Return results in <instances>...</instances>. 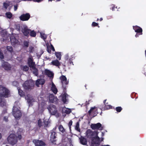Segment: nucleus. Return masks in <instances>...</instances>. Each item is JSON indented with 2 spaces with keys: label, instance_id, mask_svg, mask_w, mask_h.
<instances>
[{
  "label": "nucleus",
  "instance_id": "f3484780",
  "mask_svg": "<svg viewBox=\"0 0 146 146\" xmlns=\"http://www.w3.org/2000/svg\"><path fill=\"white\" fill-rule=\"evenodd\" d=\"M10 38L11 44L12 45H14L18 43L19 42L18 40L15 37L13 34L11 35Z\"/></svg>",
  "mask_w": 146,
  "mask_h": 146
},
{
  "label": "nucleus",
  "instance_id": "c03bdc74",
  "mask_svg": "<svg viewBox=\"0 0 146 146\" xmlns=\"http://www.w3.org/2000/svg\"><path fill=\"white\" fill-rule=\"evenodd\" d=\"M116 111L118 112H120L122 110V108L121 107H117L116 108Z\"/></svg>",
  "mask_w": 146,
  "mask_h": 146
},
{
  "label": "nucleus",
  "instance_id": "a19ab883",
  "mask_svg": "<svg viewBox=\"0 0 146 146\" xmlns=\"http://www.w3.org/2000/svg\"><path fill=\"white\" fill-rule=\"evenodd\" d=\"M59 130L62 133H64L65 131V129L62 125L59 126L58 127Z\"/></svg>",
  "mask_w": 146,
  "mask_h": 146
},
{
  "label": "nucleus",
  "instance_id": "4c0bfd02",
  "mask_svg": "<svg viewBox=\"0 0 146 146\" xmlns=\"http://www.w3.org/2000/svg\"><path fill=\"white\" fill-rule=\"evenodd\" d=\"M19 94L20 96L23 97L24 96V92L20 88H18Z\"/></svg>",
  "mask_w": 146,
  "mask_h": 146
},
{
  "label": "nucleus",
  "instance_id": "a211bd4d",
  "mask_svg": "<svg viewBox=\"0 0 146 146\" xmlns=\"http://www.w3.org/2000/svg\"><path fill=\"white\" fill-rule=\"evenodd\" d=\"M42 74L47 75L49 77H53L54 76L53 73L47 69H45L44 71H42Z\"/></svg>",
  "mask_w": 146,
  "mask_h": 146
},
{
  "label": "nucleus",
  "instance_id": "cd10ccee",
  "mask_svg": "<svg viewBox=\"0 0 146 146\" xmlns=\"http://www.w3.org/2000/svg\"><path fill=\"white\" fill-rule=\"evenodd\" d=\"M51 90L55 94H56L58 91L57 89L55 86L52 82Z\"/></svg>",
  "mask_w": 146,
  "mask_h": 146
},
{
  "label": "nucleus",
  "instance_id": "412c9836",
  "mask_svg": "<svg viewBox=\"0 0 146 146\" xmlns=\"http://www.w3.org/2000/svg\"><path fill=\"white\" fill-rule=\"evenodd\" d=\"M71 112V110L70 109L64 107L62 109V113L63 115L65 116L66 114L70 113Z\"/></svg>",
  "mask_w": 146,
  "mask_h": 146
},
{
  "label": "nucleus",
  "instance_id": "58836bf2",
  "mask_svg": "<svg viewBox=\"0 0 146 146\" xmlns=\"http://www.w3.org/2000/svg\"><path fill=\"white\" fill-rule=\"evenodd\" d=\"M30 35L32 37L35 36L36 34V32L34 31H30L29 32Z\"/></svg>",
  "mask_w": 146,
  "mask_h": 146
},
{
  "label": "nucleus",
  "instance_id": "5701e85b",
  "mask_svg": "<svg viewBox=\"0 0 146 146\" xmlns=\"http://www.w3.org/2000/svg\"><path fill=\"white\" fill-rule=\"evenodd\" d=\"M133 29L136 32L139 33L140 35H142V29L140 27L137 26H133Z\"/></svg>",
  "mask_w": 146,
  "mask_h": 146
},
{
  "label": "nucleus",
  "instance_id": "393cba45",
  "mask_svg": "<svg viewBox=\"0 0 146 146\" xmlns=\"http://www.w3.org/2000/svg\"><path fill=\"white\" fill-rule=\"evenodd\" d=\"M45 82V80L43 79H40L37 80L36 82V85L38 87L39 85L41 84L42 85H43Z\"/></svg>",
  "mask_w": 146,
  "mask_h": 146
},
{
  "label": "nucleus",
  "instance_id": "39448f33",
  "mask_svg": "<svg viewBox=\"0 0 146 146\" xmlns=\"http://www.w3.org/2000/svg\"><path fill=\"white\" fill-rule=\"evenodd\" d=\"M98 108L96 106L91 107L88 111L89 117L92 118L96 116L98 113Z\"/></svg>",
  "mask_w": 146,
  "mask_h": 146
},
{
  "label": "nucleus",
  "instance_id": "423d86ee",
  "mask_svg": "<svg viewBox=\"0 0 146 146\" xmlns=\"http://www.w3.org/2000/svg\"><path fill=\"white\" fill-rule=\"evenodd\" d=\"M38 100V110L40 112H42L45 109L46 102L41 98H39Z\"/></svg>",
  "mask_w": 146,
  "mask_h": 146
},
{
  "label": "nucleus",
  "instance_id": "20e7f679",
  "mask_svg": "<svg viewBox=\"0 0 146 146\" xmlns=\"http://www.w3.org/2000/svg\"><path fill=\"white\" fill-rule=\"evenodd\" d=\"M34 82L31 80L26 81L23 85L25 89L29 90L33 88Z\"/></svg>",
  "mask_w": 146,
  "mask_h": 146
},
{
  "label": "nucleus",
  "instance_id": "f8f14e48",
  "mask_svg": "<svg viewBox=\"0 0 146 146\" xmlns=\"http://www.w3.org/2000/svg\"><path fill=\"white\" fill-rule=\"evenodd\" d=\"M33 142L35 144L36 146H45V143L42 140L38 139H33Z\"/></svg>",
  "mask_w": 146,
  "mask_h": 146
},
{
  "label": "nucleus",
  "instance_id": "09e8293b",
  "mask_svg": "<svg viewBox=\"0 0 146 146\" xmlns=\"http://www.w3.org/2000/svg\"><path fill=\"white\" fill-rule=\"evenodd\" d=\"M24 46L25 47H27L28 46L29 44H28V42H26V41L25 42H24Z\"/></svg>",
  "mask_w": 146,
  "mask_h": 146
},
{
  "label": "nucleus",
  "instance_id": "6e6d98bb",
  "mask_svg": "<svg viewBox=\"0 0 146 146\" xmlns=\"http://www.w3.org/2000/svg\"><path fill=\"white\" fill-rule=\"evenodd\" d=\"M14 1H15L16 3H19L22 0H14Z\"/></svg>",
  "mask_w": 146,
  "mask_h": 146
},
{
  "label": "nucleus",
  "instance_id": "338daca9",
  "mask_svg": "<svg viewBox=\"0 0 146 146\" xmlns=\"http://www.w3.org/2000/svg\"><path fill=\"white\" fill-rule=\"evenodd\" d=\"M61 0H56L57 1H60Z\"/></svg>",
  "mask_w": 146,
  "mask_h": 146
},
{
  "label": "nucleus",
  "instance_id": "f257e3e1",
  "mask_svg": "<svg viewBox=\"0 0 146 146\" xmlns=\"http://www.w3.org/2000/svg\"><path fill=\"white\" fill-rule=\"evenodd\" d=\"M10 96L9 90L2 86H0V105L6 106V103L4 97H8Z\"/></svg>",
  "mask_w": 146,
  "mask_h": 146
},
{
  "label": "nucleus",
  "instance_id": "6ab92c4d",
  "mask_svg": "<svg viewBox=\"0 0 146 146\" xmlns=\"http://www.w3.org/2000/svg\"><path fill=\"white\" fill-rule=\"evenodd\" d=\"M30 31H31V30L28 29L27 27L26 26H24L22 29V32L24 35L26 36H27L29 35Z\"/></svg>",
  "mask_w": 146,
  "mask_h": 146
},
{
  "label": "nucleus",
  "instance_id": "f03ea898",
  "mask_svg": "<svg viewBox=\"0 0 146 146\" xmlns=\"http://www.w3.org/2000/svg\"><path fill=\"white\" fill-rule=\"evenodd\" d=\"M7 141L9 143L12 145L16 144L18 141L16 135L11 134L7 138Z\"/></svg>",
  "mask_w": 146,
  "mask_h": 146
},
{
  "label": "nucleus",
  "instance_id": "e433bc0d",
  "mask_svg": "<svg viewBox=\"0 0 146 146\" xmlns=\"http://www.w3.org/2000/svg\"><path fill=\"white\" fill-rule=\"evenodd\" d=\"M5 15L7 18L9 19H11L12 16V14L10 12L6 13L5 14Z\"/></svg>",
  "mask_w": 146,
  "mask_h": 146
},
{
  "label": "nucleus",
  "instance_id": "473e14b6",
  "mask_svg": "<svg viewBox=\"0 0 146 146\" xmlns=\"http://www.w3.org/2000/svg\"><path fill=\"white\" fill-rule=\"evenodd\" d=\"M33 70V74L35 75V76H37L38 74V70L35 68V66L34 67V68H31Z\"/></svg>",
  "mask_w": 146,
  "mask_h": 146
},
{
  "label": "nucleus",
  "instance_id": "bf43d9fd",
  "mask_svg": "<svg viewBox=\"0 0 146 146\" xmlns=\"http://www.w3.org/2000/svg\"><path fill=\"white\" fill-rule=\"evenodd\" d=\"M16 29L17 30V31H20V28L19 26V28Z\"/></svg>",
  "mask_w": 146,
  "mask_h": 146
},
{
  "label": "nucleus",
  "instance_id": "4be33fe9",
  "mask_svg": "<svg viewBox=\"0 0 146 146\" xmlns=\"http://www.w3.org/2000/svg\"><path fill=\"white\" fill-rule=\"evenodd\" d=\"M60 64L61 63L58 60L56 59L52 60L50 64L60 68L59 66L60 65Z\"/></svg>",
  "mask_w": 146,
  "mask_h": 146
},
{
  "label": "nucleus",
  "instance_id": "bb28decb",
  "mask_svg": "<svg viewBox=\"0 0 146 146\" xmlns=\"http://www.w3.org/2000/svg\"><path fill=\"white\" fill-rule=\"evenodd\" d=\"M67 96L68 95L66 93H64L61 96L62 97V100L64 103H66L68 102Z\"/></svg>",
  "mask_w": 146,
  "mask_h": 146
},
{
  "label": "nucleus",
  "instance_id": "a878e982",
  "mask_svg": "<svg viewBox=\"0 0 146 146\" xmlns=\"http://www.w3.org/2000/svg\"><path fill=\"white\" fill-rule=\"evenodd\" d=\"M80 143L83 145H86L87 144V141L86 138L84 137L81 136L80 138Z\"/></svg>",
  "mask_w": 146,
  "mask_h": 146
},
{
  "label": "nucleus",
  "instance_id": "72a5a7b5",
  "mask_svg": "<svg viewBox=\"0 0 146 146\" xmlns=\"http://www.w3.org/2000/svg\"><path fill=\"white\" fill-rule=\"evenodd\" d=\"M51 50H52L53 51H55V49L52 46V45L51 44L50 45V47H47V51L48 53H50L51 52Z\"/></svg>",
  "mask_w": 146,
  "mask_h": 146
},
{
  "label": "nucleus",
  "instance_id": "9b49d317",
  "mask_svg": "<svg viewBox=\"0 0 146 146\" xmlns=\"http://www.w3.org/2000/svg\"><path fill=\"white\" fill-rule=\"evenodd\" d=\"M27 64L31 68H34L35 66V63L33 62V59L32 56H31L28 58Z\"/></svg>",
  "mask_w": 146,
  "mask_h": 146
},
{
  "label": "nucleus",
  "instance_id": "4468645a",
  "mask_svg": "<svg viewBox=\"0 0 146 146\" xmlns=\"http://www.w3.org/2000/svg\"><path fill=\"white\" fill-rule=\"evenodd\" d=\"M86 136L88 138H92L93 136L96 134V132L92 131L91 130L89 129L87 130L86 132Z\"/></svg>",
  "mask_w": 146,
  "mask_h": 146
},
{
  "label": "nucleus",
  "instance_id": "1a4fd4ad",
  "mask_svg": "<svg viewBox=\"0 0 146 146\" xmlns=\"http://www.w3.org/2000/svg\"><path fill=\"white\" fill-rule=\"evenodd\" d=\"M1 68H3L5 70H10L11 68V65L7 62H4L3 60H1Z\"/></svg>",
  "mask_w": 146,
  "mask_h": 146
},
{
  "label": "nucleus",
  "instance_id": "4d7b16f0",
  "mask_svg": "<svg viewBox=\"0 0 146 146\" xmlns=\"http://www.w3.org/2000/svg\"><path fill=\"white\" fill-rule=\"evenodd\" d=\"M113 5V6L112 7V10L113 11L115 10V6L114 5Z\"/></svg>",
  "mask_w": 146,
  "mask_h": 146
},
{
  "label": "nucleus",
  "instance_id": "864d4df0",
  "mask_svg": "<svg viewBox=\"0 0 146 146\" xmlns=\"http://www.w3.org/2000/svg\"><path fill=\"white\" fill-rule=\"evenodd\" d=\"M106 108L107 109H110V108H111V106L110 105H108L107 106H106Z\"/></svg>",
  "mask_w": 146,
  "mask_h": 146
},
{
  "label": "nucleus",
  "instance_id": "680f3d73",
  "mask_svg": "<svg viewBox=\"0 0 146 146\" xmlns=\"http://www.w3.org/2000/svg\"><path fill=\"white\" fill-rule=\"evenodd\" d=\"M2 135L1 133H0V139L1 138Z\"/></svg>",
  "mask_w": 146,
  "mask_h": 146
},
{
  "label": "nucleus",
  "instance_id": "f704fd0d",
  "mask_svg": "<svg viewBox=\"0 0 146 146\" xmlns=\"http://www.w3.org/2000/svg\"><path fill=\"white\" fill-rule=\"evenodd\" d=\"M55 54L57 58L59 60H60L61 58V54L59 52H56Z\"/></svg>",
  "mask_w": 146,
  "mask_h": 146
},
{
  "label": "nucleus",
  "instance_id": "c9c22d12",
  "mask_svg": "<svg viewBox=\"0 0 146 146\" xmlns=\"http://www.w3.org/2000/svg\"><path fill=\"white\" fill-rule=\"evenodd\" d=\"M21 69L25 71H27L29 70V67L27 66H21Z\"/></svg>",
  "mask_w": 146,
  "mask_h": 146
},
{
  "label": "nucleus",
  "instance_id": "8fccbe9b",
  "mask_svg": "<svg viewBox=\"0 0 146 146\" xmlns=\"http://www.w3.org/2000/svg\"><path fill=\"white\" fill-rule=\"evenodd\" d=\"M4 56L3 54L2 53V52L0 54V58L1 59H3L4 58Z\"/></svg>",
  "mask_w": 146,
  "mask_h": 146
},
{
  "label": "nucleus",
  "instance_id": "6e6552de",
  "mask_svg": "<svg viewBox=\"0 0 146 146\" xmlns=\"http://www.w3.org/2000/svg\"><path fill=\"white\" fill-rule=\"evenodd\" d=\"M49 112L53 115H56V116L58 115L57 113L56 109L55 106L53 105H50L48 108Z\"/></svg>",
  "mask_w": 146,
  "mask_h": 146
},
{
  "label": "nucleus",
  "instance_id": "774afa93",
  "mask_svg": "<svg viewBox=\"0 0 146 146\" xmlns=\"http://www.w3.org/2000/svg\"><path fill=\"white\" fill-rule=\"evenodd\" d=\"M78 122H77V124H76V127L77 126H78Z\"/></svg>",
  "mask_w": 146,
  "mask_h": 146
},
{
  "label": "nucleus",
  "instance_id": "ea45409f",
  "mask_svg": "<svg viewBox=\"0 0 146 146\" xmlns=\"http://www.w3.org/2000/svg\"><path fill=\"white\" fill-rule=\"evenodd\" d=\"M7 50L9 52L12 53L13 52V49L12 46H8L6 47Z\"/></svg>",
  "mask_w": 146,
  "mask_h": 146
},
{
  "label": "nucleus",
  "instance_id": "c756f323",
  "mask_svg": "<svg viewBox=\"0 0 146 146\" xmlns=\"http://www.w3.org/2000/svg\"><path fill=\"white\" fill-rule=\"evenodd\" d=\"M9 35L6 32H5V34L2 36L3 37V40L5 42H7L9 40Z\"/></svg>",
  "mask_w": 146,
  "mask_h": 146
},
{
  "label": "nucleus",
  "instance_id": "b1692460",
  "mask_svg": "<svg viewBox=\"0 0 146 146\" xmlns=\"http://www.w3.org/2000/svg\"><path fill=\"white\" fill-rule=\"evenodd\" d=\"M50 102H54L57 101L58 99L54 96L52 94H50L49 96Z\"/></svg>",
  "mask_w": 146,
  "mask_h": 146
},
{
  "label": "nucleus",
  "instance_id": "7ed1b4c3",
  "mask_svg": "<svg viewBox=\"0 0 146 146\" xmlns=\"http://www.w3.org/2000/svg\"><path fill=\"white\" fill-rule=\"evenodd\" d=\"M19 109L20 108L18 107L15 106L13 107L12 113L15 118H20L21 116V113Z\"/></svg>",
  "mask_w": 146,
  "mask_h": 146
},
{
  "label": "nucleus",
  "instance_id": "13d9d810",
  "mask_svg": "<svg viewBox=\"0 0 146 146\" xmlns=\"http://www.w3.org/2000/svg\"><path fill=\"white\" fill-rule=\"evenodd\" d=\"M68 54H67L66 55L65 58L67 60L68 59Z\"/></svg>",
  "mask_w": 146,
  "mask_h": 146
},
{
  "label": "nucleus",
  "instance_id": "052dcab7",
  "mask_svg": "<svg viewBox=\"0 0 146 146\" xmlns=\"http://www.w3.org/2000/svg\"><path fill=\"white\" fill-rule=\"evenodd\" d=\"M138 36H139V35L137 34H136V35H135V36L136 37H138Z\"/></svg>",
  "mask_w": 146,
  "mask_h": 146
},
{
  "label": "nucleus",
  "instance_id": "603ef678",
  "mask_svg": "<svg viewBox=\"0 0 146 146\" xmlns=\"http://www.w3.org/2000/svg\"><path fill=\"white\" fill-rule=\"evenodd\" d=\"M72 120H70L68 123V125L69 126H70L72 125Z\"/></svg>",
  "mask_w": 146,
  "mask_h": 146
},
{
  "label": "nucleus",
  "instance_id": "37998d69",
  "mask_svg": "<svg viewBox=\"0 0 146 146\" xmlns=\"http://www.w3.org/2000/svg\"><path fill=\"white\" fill-rule=\"evenodd\" d=\"M42 122L41 119H39L38 120V126L39 127H41L42 126Z\"/></svg>",
  "mask_w": 146,
  "mask_h": 146
},
{
  "label": "nucleus",
  "instance_id": "dca6fc26",
  "mask_svg": "<svg viewBox=\"0 0 146 146\" xmlns=\"http://www.w3.org/2000/svg\"><path fill=\"white\" fill-rule=\"evenodd\" d=\"M56 133L54 131H53L51 133V134L50 136V140L51 142L55 144H56L55 142L56 140L55 139L56 138Z\"/></svg>",
  "mask_w": 146,
  "mask_h": 146
},
{
  "label": "nucleus",
  "instance_id": "79ce46f5",
  "mask_svg": "<svg viewBox=\"0 0 146 146\" xmlns=\"http://www.w3.org/2000/svg\"><path fill=\"white\" fill-rule=\"evenodd\" d=\"M40 34L41 38H42L44 40H45L46 38V35L44 33H40Z\"/></svg>",
  "mask_w": 146,
  "mask_h": 146
},
{
  "label": "nucleus",
  "instance_id": "de8ad7c7",
  "mask_svg": "<svg viewBox=\"0 0 146 146\" xmlns=\"http://www.w3.org/2000/svg\"><path fill=\"white\" fill-rule=\"evenodd\" d=\"M98 24L96 23L95 22H93L92 24V26H97L98 25Z\"/></svg>",
  "mask_w": 146,
  "mask_h": 146
},
{
  "label": "nucleus",
  "instance_id": "0eeeda50",
  "mask_svg": "<svg viewBox=\"0 0 146 146\" xmlns=\"http://www.w3.org/2000/svg\"><path fill=\"white\" fill-rule=\"evenodd\" d=\"M100 137L98 136H96L92 138L91 145L92 146H98L100 144Z\"/></svg>",
  "mask_w": 146,
  "mask_h": 146
},
{
  "label": "nucleus",
  "instance_id": "3c124183",
  "mask_svg": "<svg viewBox=\"0 0 146 146\" xmlns=\"http://www.w3.org/2000/svg\"><path fill=\"white\" fill-rule=\"evenodd\" d=\"M18 5H14V10L15 11H16L18 8Z\"/></svg>",
  "mask_w": 146,
  "mask_h": 146
},
{
  "label": "nucleus",
  "instance_id": "a18cd8bd",
  "mask_svg": "<svg viewBox=\"0 0 146 146\" xmlns=\"http://www.w3.org/2000/svg\"><path fill=\"white\" fill-rule=\"evenodd\" d=\"M13 85L15 86H17L18 85V83L16 81H14L13 83Z\"/></svg>",
  "mask_w": 146,
  "mask_h": 146
},
{
  "label": "nucleus",
  "instance_id": "2f4dec72",
  "mask_svg": "<svg viewBox=\"0 0 146 146\" xmlns=\"http://www.w3.org/2000/svg\"><path fill=\"white\" fill-rule=\"evenodd\" d=\"M8 114L7 113V110H5L2 111V112L1 114V115L2 117H4V119H7L8 118V117L7 116H5V115H8Z\"/></svg>",
  "mask_w": 146,
  "mask_h": 146
},
{
  "label": "nucleus",
  "instance_id": "aec40b11",
  "mask_svg": "<svg viewBox=\"0 0 146 146\" xmlns=\"http://www.w3.org/2000/svg\"><path fill=\"white\" fill-rule=\"evenodd\" d=\"M101 124L99 123L96 124H92L91 125V128L93 130L98 129L101 128Z\"/></svg>",
  "mask_w": 146,
  "mask_h": 146
},
{
  "label": "nucleus",
  "instance_id": "5fc2aeb1",
  "mask_svg": "<svg viewBox=\"0 0 146 146\" xmlns=\"http://www.w3.org/2000/svg\"><path fill=\"white\" fill-rule=\"evenodd\" d=\"M18 137L19 139L20 140L22 138V136L21 135H19Z\"/></svg>",
  "mask_w": 146,
  "mask_h": 146
},
{
  "label": "nucleus",
  "instance_id": "69168bd1",
  "mask_svg": "<svg viewBox=\"0 0 146 146\" xmlns=\"http://www.w3.org/2000/svg\"><path fill=\"white\" fill-rule=\"evenodd\" d=\"M106 100H104V103H105V102H106Z\"/></svg>",
  "mask_w": 146,
  "mask_h": 146
},
{
  "label": "nucleus",
  "instance_id": "0e129e2a",
  "mask_svg": "<svg viewBox=\"0 0 146 146\" xmlns=\"http://www.w3.org/2000/svg\"><path fill=\"white\" fill-rule=\"evenodd\" d=\"M102 20H103L102 18H100V21H102Z\"/></svg>",
  "mask_w": 146,
  "mask_h": 146
},
{
  "label": "nucleus",
  "instance_id": "e2e57ef3",
  "mask_svg": "<svg viewBox=\"0 0 146 146\" xmlns=\"http://www.w3.org/2000/svg\"><path fill=\"white\" fill-rule=\"evenodd\" d=\"M5 121H7L8 120V119H3Z\"/></svg>",
  "mask_w": 146,
  "mask_h": 146
},
{
  "label": "nucleus",
  "instance_id": "2eb2a0df",
  "mask_svg": "<svg viewBox=\"0 0 146 146\" xmlns=\"http://www.w3.org/2000/svg\"><path fill=\"white\" fill-rule=\"evenodd\" d=\"M30 17V15L29 13L23 14L19 17L20 20L23 21H27Z\"/></svg>",
  "mask_w": 146,
  "mask_h": 146
},
{
  "label": "nucleus",
  "instance_id": "49530a36",
  "mask_svg": "<svg viewBox=\"0 0 146 146\" xmlns=\"http://www.w3.org/2000/svg\"><path fill=\"white\" fill-rule=\"evenodd\" d=\"M33 48L32 46L30 47L29 48V52L30 53L33 52Z\"/></svg>",
  "mask_w": 146,
  "mask_h": 146
},
{
  "label": "nucleus",
  "instance_id": "9d476101",
  "mask_svg": "<svg viewBox=\"0 0 146 146\" xmlns=\"http://www.w3.org/2000/svg\"><path fill=\"white\" fill-rule=\"evenodd\" d=\"M61 82L62 84V87L64 88H65V86L68 83V80H67L66 77L64 75L61 76L60 77Z\"/></svg>",
  "mask_w": 146,
  "mask_h": 146
},
{
  "label": "nucleus",
  "instance_id": "c85d7f7f",
  "mask_svg": "<svg viewBox=\"0 0 146 146\" xmlns=\"http://www.w3.org/2000/svg\"><path fill=\"white\" fill-rule=\"evenodd\" d=\"M11 2L8 1H6L3 3V8L6 9L11 5Z\"/></svg>",
  "mask_w": 146,
  "mask_h": 146
},
{
  "label": "nucleus",
  "instance_id": "7c9ffc66",
  "mask_svg": "<svg viewBox=\"0 0 146 146\" xmlns=\"http://www.w3.org/2000/svg\"><path fill=\"white\" fill-rule=\"evenodd\" d=\"M44 125L45 127H47L50 125V122L49 119H45L43 121Z\"/></svg>",
  "mask_w": 146,
  "mask_h": 146
},
{
  "label": "nucleus",
  "instance_id": "ddd939ff",
  "mask_svg": "<svg viewBox=\"0 0 146 146\" xmlns=\"http://www.w3.org/2000/svg\"><path fill=\"white\" fill-rule=\"evenodd\" d=\"M25 98L27 100V102L29 106L32 105V103L35 101V100L30 95H28L25 96Z\"/></svg>",
  "mask_w": 146,
  "mask_h": 146
}]
</instances>
